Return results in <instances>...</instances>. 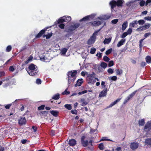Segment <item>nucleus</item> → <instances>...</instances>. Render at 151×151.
Wrapping results in <instances>:
<instances>
[{
	"label": "nucleus",
	"mask_w": 151,
	"mask_h": 151,
	"mask_svg": "<svg viewBox=\"0 0 151 151\" xmlns=\"http://www.w3.org/2000/svg\"><path fill=\"white\" fill-rule=\"evenodd\" d=\"M108 91L107 88H106L104 90L102 91L99 94V96L101 97L105 96Z\"/></svg>",
	"instance_id": "1a4fd4ad"
},
{
	"label": "nucleus",
	"mask_w": 151,
	"mask_h": 151,
	"mask_svg": "<svg viewBox=\"0 0 151 151\" xmlns=\"http://www.w3.org/2000/svg\"><path fill=\"white\" fill-rule=\"evenodd\" d=\"M38 72V70L37 69H35L33 70H29L28 71V73L30 76H34L36 75Z\"/></svg>",
	"instance_id": "9d476101"
},
{
	"label": "nucleus",
	"mask_w": 151,
	"mask_h": 151,
	"mask_svg": "<svg viewBox=\"0 0 151 151\" xmlns=\"http://www.w3.org/2000/svg\"><path fill=\"white\" fill-rule=\"evenodd\" d=\"M36 66L34 64H31L29 66L28 68L29 69V70H35V69H36V68H35Z\"/></svg>",
	"instance_id": "b1692460"
},
{
	"label": "nucleus",
	"mask_w": 151,
	"mask_h": 151,
	"mask_svg": "<svg viewBox=\"0 0 151 151\" xmlns=\"http://www.w3.org/2000/svg\"><path fill=\"white\" fill-rule=\"evenodd\" d=\"M117 75H120L122 73V70L119 69H118L116 71Z\"/></svg>",
	"instance_id": "58836bf2"
},
{
	"label": "nucleus",
	"mask_w": 151,
	"mask_h": 151,
	"mask_svg": "<svg viewBox=\"0 0 151 151\" xmlns=\"http://www.w3.org/2000/svg\"><path fill=\"white\" fill-rule=\"evenodd\" d=\"M88 92L87 90H84L78 93V94L79 95H81L82 94H83L87 93Z\"/></svg>",
	"instance_id": "603ef678"
},
{
	"label": "nucleus",
	"mask_w": 151,
	"mask_h": 151,
	"mask_svg": "<svg viewBox=\"0 0 151 151\" xmlns=\"http://www.w3.org/2000/svg\"><path fill=\"white\" fill-rule=\"evenodd\" d=\"M130 99L128 96L125 99L124 102L123 104H126Z\"/></svg>",
	"instance_id": "13d9d810"
},
{
	"label": "nucleus",
	"mask_w": 151,
	"mask_h": 151,
	"mask_svg": "<svg viewBox=\"0 0 151 151\" xmlns=\"http://www.w3.org/2000/svg\"><path fill=\"white\" fill-rule=\"evenodd\" d=\"M137 23L139 25H143L145 22V21L143 19H140L138 21H137Z\"/></svg>",
	"instance_id": "ea45409f"
},
{
	"label": "nucleus",
	"mask_w": 151,
	"mask_h": 151,
	"mask_svg": "<svg viewBox=\"0 0 151 151\" xmlns=\"http://www.w3.org/2000/svg\"><path fill=\"white\" fill-rule=\"evenodd\" d=\"M112 51V49L111 48L108 50H107L105 52V54L106 55H108L110 54Z\"/></svg>",
	"instance_id": "f704fd0d"
},
{
	"label": "nucleus",
	"mask_w": 151,
	"mask_h": 151,
	"mask_svg": "<svg viewBox=\"0 0 151 151\" xmlns=\"http://www.w3.org/2000/svg\"><path fill=\"white\" fill-rule=\"evenodd\" d=\"M138 146L139 145L137 143L133 142L131 143L130 147L132 150H134L137 149Z\"/></svg>",
	"instance_id": "0eeeda50"
},
{
	"label": "nucleus",
	"mask_w": 151,
	"mask_h": 151,
	"mask_svg": "<svg viewBox=\"0 0 151 151\" xmlns=\"http://www.w3.org/2000/svg\"><path fill=\"white\" fill-rule=\"evenodd\" d=\"M18 124L20 126L26 124L27 120L24 117H20L18 120Z\"/></svg>",
	"instance_id": "39448f33"
},
{
	"label": "nucleus",
	"mask_w": 151,
	"mask_h": 151,
	"mask_svg": "<svg viewBox=\"0 0 151 151\" xmlns=\"http://www.w3.org/2000/svg\"><path fill=\"white\" fill-rule=\"evenodd\" d=\"M145 142L148 145H151V139H147L145 140Z\"/></svg>",
	"instance_id": "a19ab883"
},
{
	"label": "nucleus",
	"mask_w": 151,
	"mask_h": 151,
	"mask_svg": "<svg viewBox=\"0 0 151 151\" xmlns=\"http://www.w3.org/2000/svg\"><path fill=\"white\" fill-rule=\"evenodd\" d=\"M49 27H46L41 30L36 35V38H39L42 36L43 38L46 37V39H48L50 38L52 35V33L50 32L48 33L47 35H45V32L46 31Z\"/></svg>",
	"instance_id": "f257e3e1"
},
{
	"label": "nucleus",
	"mask_w": 151,
	"mask_h": 151,
	"mask_svg": "<svg viewBox=\"0 0 151 151\" xmlns=\"http://www.w3.org/2000/svg\"><path fill=\"white\" fill-rule=\"evenodd\" d=\"M111 16L107 15H103L101 17H98V18L100 20H106L109 19Z\"/></svg>",
	"instance_id": "2eb2a0df"
},
{
	"label": "nucleus",
	"mask_w": 151,
	"mask_h": 151,
	"mask_svg": "<svg viewBox=\"0 0 151 151\" xmlns=\"http://www.w3.org/2000/svg\"><path fill=\"white\" fill-rule=\"evenodd\" d=\"M91 24L94 26L96 27L100 25L101 24V22L99 21H95L90 22Z\"/></svg>",
	"instance_id": "9b49d317"
},
{
	"label": "nucleus",
	"mask_w": 151,
	"mask_h": 151,
	"mask_svg": "<svg viewBox=\"0 0 151 151\" xmlns=\"http://www.w3.org/2000/svg\"><path fill=\"white\" fill-rule=\"evenodd\" d=\"M58 25L59 27L61 29H64L65 27V24L62 23Z\"/></svg>",
	"instance_id": "052dcab7"
},
{
	"label": "nucleus",
	"mask_w": 151,
	"mask_h": 151,
	"mask_svg": "<svg viewBox=\"0 0 151 151\" xmlns=\"http://www.w3.org/2000/svg\"><path fill=\"white\" fill-rule=\"evenodd\" d=\"M63 17L64 20V22H66L68 23L71 20V18L70 16H65Z\"/></svg>",
	"instance_id": "dca6fc26"
},
{
	"label": "nucleus",
	"mask_w": 151,
	"mask_h": 151,
	"mask_svg": "<svg viewBox=\"0 0 151 151\" xmlns=\"http://www.w3.org/2000/svg\"><path fill=\"white\" fill-rule=\"evenodd\" d=\"M50 135L52 136L55 135V132L54 130H51L50 132Z\"/></svg>",
	"instance_id": "680f3d73"
},
{
	"label": "nucleus",
	"mask_w": 151,
	"mask_h": 151,
	"mask_svg": "<svg viewBox=\"0 0 151 151\" xmlns=\"http://www.w3.org/2000/svg\"><path fill=\"white\" fill-rule=\"evenodd\" d=\"M98 147L101 150H103L104 149V146L103 143L100 144L99 145Z\"/></svg>",
	"instance_id": "37998d69"
},
{
	"label": "nucleus",
	"mask_w": 151,
	"mask_h": 151,
	"mask_svg": "<svg viewBox=\"0 0 151 151\" xmlns=\"http://www.w3.org/2000/svg\"><path fill=\"white\" fill-rule=\"evenodd\" d=\"M60 98V95L59 93H57L54 95L52 97V99L57 100L59 99Z\"/></svg>",
	"instance_id": "393cba45"
},
{
	"label": "nucleus",
	"mask_w": 151,
	"mask_h": 151,
	"mask_svg": "<svg viewBox=\"0 0 151 151\" xmlns=\"http://www.w3.org/2000/svg\"><path fill=\"white\" fill-rule=\"evenodd\" d=\"M145 4V2L143 0L139 2V5L140 6H143Z\"/></svg>",
	"instance_id": "5fc2aeb1"
},
{
	"label": "nucleus",
	"mask_w": 151,
	"mask_h": 151,
	"mask_svg": "<svg viewBox=\"0 0 151 151\" xmlns=\"http://www.w3.org/2000/svg\"><path fill=\"white\" fill-rule=\"evenodd\" d=\"M137 92V90L134 91L128 96L131 99L134 96Z\"/></svg>",
	"instance_id": "72a5a7b5"
},
{
	"label": "nucleus",
	"mask_w": 151,
	"mask_h": 151,
	"mask_svg": "<svg viewBox=\"0 0 151 151\" xmlns=\"http://www.w3.org/2000/svg\"><path fill=\"white\" fill-rule=\"evenodd\" d=\"M12 47L11 45L8 46L6 48V51L7 52H10L12 50Z\"/></svg>",
	"instance_id": "a18cd8bd"
},
{
	"label": "nucleus",
	"mask_w": 151,
	"mask_h": 151,
	"mask_svg": "<svg viewBox=\"0 0 151 151\" xmlns=\"http://www.w3.org/2000/svg\"><path fill=\"white\" fill-rule=\"evenodd\" d=\"M107 72L109 74H111L114 73V71L111 68H109L107 70Z\"/></svg>",
	"instance_id": "3c124183"
},
{
	"label": "nucleus",
	"mask_w": 151,
	"mask_h": 151,
	"mask_svg": "<svg viewBox=\"0 0 151 151\" xmlns=\"http://www.w3.org/2000/svg\"><path fill=\"white\" fill-rule=\"evenodd\" d=\"M68 84H69H69H70L71 82H73L74 81H73V80H72V79H73L72 78H71V76H70V72H68Z\"/></svg>",
	"instance_id": "4be33fe9"
},
{
	"label": "nucleus",
	"mask_w": 151,
	"mask_h": 151,
	"mask_svg": "<svg viewBox=\"0 0 151 151\" xmlns=\"http://www.w3.org/2000/svg\"><path fill=\"white\" fill-rule=\"evenodd\" d=\"M77 71L76 70H74V71L73 72H70V76H71V78H72L73 79L72 80H73V81H75L76 79V75L77 74Z\"/></svg>",
	"instance_id": "6e6552de"
},
{
	"label": "nucleus",
	"mask_w": 151,
	"mask_h": 151,
	"mask_svg": "<svg viewBox=\"0 0 151 151\" xmlns=\"http://www.w3.org/2000/svg\"><path fill=\"white\" fill-rule=\"evenodd\" d=\"M15 70V68L13 66H11L9 68V70L10 71L12 72L14 71Z\"/></svg>",
	"instance_id": "8fccbe9b"
},
{
	"label": "nucleus",
	"mask_w": 151,
	"mask_h": 151,
	"mask_svg": "<svg viewBox=\"0 0 151 151\" xmlns=\"http://www.w3.org/2000/svg\"><path fill=\"white\" fill-rule=\"evenodd\" d=\"M96 51V48H91V49L90 53L91 54H94Z\"/></svg>",
	"instance_id": "de8ad7c7"
},
{
	"label": "nucleus",
	"mask_w": 151,
	"mask_h": 151,
	"mask_svg": "<svg viewBox=\"0 0 151 151\" xmlns=\"http://www.w3.org/2000/svg\"><path fill=\"white\" fill-rule=\"evenodd\" d=\"M96 34L95 33H93L92 36L91 37L90 39H89L88 41V44L89 45H91L94 43L96 40Z\"/></svg>",
	"instance_id": "20e7f679"
},
{
	"label": "nucleus",
	"mask_w": 151,
	"mask_h": 151,
	"mask_svg": "<svg viewBox=\"0 0 151 151\" xmlns=\"http://www.w3.org/2000/svg\"><path fill=\"white\" fill-rule=\"evenodd\" d=\"M68 50V49L66 48H63L61 51V53L62 54L65 55L66 54Z\"/></svg>",
	"instance_id": "c9c22d12"
},
{
	"label": "nucleus",
	"mask_w": 151,
	"mask_h": 151,
	"mask_svg": "<svg viewBox=\"0 0 151 151\" xmlns=\"http://www.w3.org/2000/svg\"><path fill=\"white\" fill-rule=\"evenodd\" d=\"M150 24L147 23L145 24L143 26H142V27L143 28L144 30L148 29L150 27Z\"/></svg>",
	"instance_id": "c85d7f7f"
},
{
	"label": "nucleus",
	"mask_w": 151,
	"mask_h": 151,
	"mask_svg": "<svg viewBox=\"0 0 151 151\" xmlns=\"http://www.w3.org/2000/svg\"><path fill=\"white\" fill-rule=\"evenodd\" d=\"M67 90H68L67 88L65 90V91H64V92H62V95H65V94L68 95V94H69L70 93V92L69 91H68Z\"/></svg>",
	"instance_id": "c03bdc74"
},
{
	"label": "nucleus",
	"mask_w": 151,
	"mask_h": 151,
	"mask_svg": "<svg viewBox=\"0 0 151 151\" xmlns=\"http://www.w3.org/2000/svg\"><path fill=\"white\" fill-rule=\"evenodd\" d=\"M95 76L96 74L94 72H92V74H88L87 77V79L88 81V83H91L93 81Z\"/></svg>",
	"instance_id": "f03ea898"
},
{
	"label": "nucleus",
	"mask_w": 151,
	"mask_h": 151,
	"mask_svg": "<svg viewBox=\"0 0 151 151\" xmlns=\"http://www.w3.org/2000/svg\"><path fill=\"white\" fill-rule=\"evenodd\" d=\"M11 104H8L6 105L5 106V107L6 109H9L10 106L12 105Z\"/></svg>",
	"instance_id": "338daca9"
},
{
	"label": "nucleus",
	"mask_w": 151,
	"mask_h": 151,
	"mask_svg": "<svg viewBox=\"0 0 151 151\" xmlns=\"http://www.w3.org/2000/svg\"><path fill=\"white\" fill-rule=\"evenodd\" d=\"M121 98L118 99L114 101V102H112L109 106V107H111L113 106L114 105L116 104L118 102L120 101Z\"/></svg>",
	"instance_id": "a878e982"
},
{
	"label": "nucleus",
	"mask_w": 151,
	"mask_h": 151,
	"mask_svg": "<svg viewBox=\"0 0 151 151\" xmlns=\"http://www.w3.org/2000/svg\"><path fill=\"white\" fill-rule=\"evenodd\" d=\"M146 61L147 63H151V57L149 56H146L145 58Z\"/></svg>",
	"instance_id": "7c9ffc66"
},
{
	"label": "nucleus",
	"mask_w": 151,
	"mask_h": 151,
	"mask_svg": "<svg viewBox=\"0 0 151 151\" xmlns=\"http://www.w3.org/2000/svg\"><path fill=\"white\" fill-rule=\"evenodd\" d=\"M45 107V105H42L38 107L37 109L39 110H41L44 109Z\"/></svg>",
	"instance_id": "79ce46f5"
},
{
	"label": "nucleus",
	"mask_w": 151,
	"mask_h": 151,
	"mask_svg": "<svg viewBox=\"0 0 151 151\" xmlns=\"http://www.w3.org/2000/svg\"><path fill=\"white\" fill-rule=\"evenodd\" d=\"M128 35V34L127 32H124L123 33L121 37L122 38H124L126 36H127Z\"/></svg>",
	"instance_id": "864d4df0"
},
{
	"label": "nucleus",
	"mask_w": 151,
	"mask_h": 151,
	"mask_svg": "<svg viewBox=\"0 0 151 151\" xmlns=\"http://www.w3.org/2000/svg\"><path fill=\"white\" fill-rule=\"evenodd\" d=\"M145 124V120L143 119L139 120L138 121V124L139 126H143Z\"/></svg>",
	"instance_id": "bb28decb"
},
{
	"label": "nucleus",
	"mask_w": 151,
	"mask_h": 151,
	"mask_svg": "<svg viewBox=\"0 0 151 151\" xmlns=\"http://www.w3.org/2000/svg\"><path fill=\"white\" fill-rule=\"evenodd\" d=\"M127 26V22H124L122 24V29L123 31L125 30Z\"/></svg>",
	"instance_id": "cd10ccee"
},
{
	"label": "nucleus",
	"mask_w": 151,
	"mask_h": 151,
	"mask_svg": "<svg viewBox=\"0 0 151 151\" xmlns=\"http://www.w3.org/2000/svg\"><path fill=\"white\" fill-rule=\"evenodd\" d=\"M150 35L151 33L150 32L146 33L144 35V37H145V38H144L145 39L147 37L149 36Z\"/></svg>",
	"instance_id": "774afa93"
},
{
	"label": "nucleus",
	"mask_w": 151,
	"mask_h": 151,
	"mask_svg": "<svg viewBox=\"0 0 151 151\" xmlns=\"http://www.w3.org/2000/svg\"><path fill=\"white\" fill-rule=\"evenodd\" d=\"M86 137L84 135L82 136L81 138V141L82 145L83 147H85L88 145V141L87 140H85Z\"/></svg>",
	"instance_id": "7ed1b4c3"
},
{
	"label": "nucleus",
	"mask_w": 151,
	"mask_h": 151,
	"mask_svg": "<svg viewBox=\"0 0 151 151\" xmlns=\"http://www.w3.org/2000/svg\"><path fill=\"white\" fill-rule=\"evenodd\" d=\"M36 83L38 84H40L41 83V81L39 78H37L36 80Z\"/></svg>",
	"instance_id": "e2e57ef3"
},
{
	"label": "nucleus",
	"mask_w": 151,
	"mask_h": 151,
	"mask_svg": "<svg viewBox=\"0 0 151 151\" xmlns=\"http://www.w3.org/2000/svg\"><path fill=\"white\" fill-rule=\"evenodd\" d=\"M80 25V24L79 23H75L70 25L69 27V30L71 31H73L78 28Z\"/></svg>",
	"instance_id": "423d86ee"
},
{
	"label": "nucleus",
	"mask_w": 151,
	"mask_h": 151,
	"mask_svg": "<svg viewBox=\"0 0 151 151\" xmlns=\"http://www.w3.org/2000/svg\"><path fill=\"white\" fill-rule=\"evenodd\" d=\"M65 107L67 109L69 110L72 109V106L70 104H66L65 105Z\"/></svg>",
	"instance_id": "4c0bfd02"
},
{
	"label": "nucleus",
	"mask_w": 151,
	"mask_h": 151,
	"mask_svg": "<svg viewBox=\"0 0 151 151\" xmlns=\"http://www.w3.org/2000/svg\"><path fill=\"white\" fill-rule=\"evenodd\" d=\"M109 5L111 6V10L114 9V8L116 6H117L116 3V1L113 0L110 2L109 3Z\"/></svg>",
	"instance_id": "f8f14e48"
},
{
	"label": "nucleus",
	"mask_w": 151,
	"mask_h": 151,
	"mask_svg": "<svg viewBox=\"0 0 151 151\" xmlns=\"http://www.w3.org/2000/svg\"><path fill=\"white\" fill-rule=\"evenodd\" d=\"M144 39H145V38H144V39H141L139 40V46L140 48H141L143 46L142 44V42L144 40Z\"/></svg>",
	"instance_id": "49530a36"
},
{
	"label": "nucleus",
	"mask_w": 151,
	"mask_h": 151,
	"mask_svg": "<svg viewBox=\"0 0 151 151\" xmlns=\"http://www.w3.org/2000/svg\"><path fill=\"white\" fill-rule=\"evenodd\" d=\"M118 21V19H115L112 20L111 22L112 24H116L117 23Z\"/></svg>",
	"instance_id": "6e6d98bb"
},
{
	"label": "nucleus",
	"mask_w": 151,
	"mask_h": 151,
	"mask_svg": "<svg viewBox=\"0 0 151 151\" xmlns=\"http://www.w3.org/2000/svg\"><path fill=\"white\" fill-rule=\"evenodd\" d=\"M103 60L105 62H108L110 60L109 58L106 56H104L103 59Z\"/></svg>",
	"instance_id": "e433bc0d"
},
{
	"label": "nucleus",
	"mask_w": 151,
	"mask_h": 151,
	"mask_svg": "<svg viewBox=\"0 0 151 151\" xmlns=\"http://www.w3.org/2000/svg\"><path fill=\"white\" fill-rule=\"evenodd\" d=\"M110 78H111V80L114 81H116L117 79V77L116 76H114Z\"/></svg>",
	"instance_id": "bf43d9fd"
},
{
	"label": "nucleus",
	"mask_w": 151,
	"mask_h": 151,
	"mask_svg": "<svg viewBox=\"0 0 151 151\" xmlns=\"http://www.w3.org/2000/svg\"><path fill=\"white\" fill-rule=\"evenodd\" d=\"M132 32V29L131 28H129L128 29L127 32L128 35H130Z\"/></svg>",
	"instance_id": "4d7b16f0"
},
{
	"label": "nucleus",
	"mask_w": 151,
	"mask_h": 151,
	"mask_svg": "<svg viewBox=\"0 0 151 151\" xmlns=\"http://www.w3.org/2000/svg\"><path fill=\"white\" fill-rule=\"evenodd\" d=\"M76 144V141L74 139L69 140L68 142L69 145L71 146H74Z\"/></svg>",
	"instance_id": "ddd939ff"
},
{
	"label": "nucleus",
	"mask_w": 151,
	"mask_h": 151,
	"mask_svg": "<svg viewBox=\"0 0 151 151\" xmlns=\"http://www.w3.org/2000/svg\"><path fill=\"white\" fill-rule=\"evenodd\" d=\"M63 17L60 18L58 19L57 22L58 24H61L64 22Z\"/></svg>",
	"instance_id": "473e14b6"
},
{
	"label": "nucleus",
	"mask_w": 151,
	"mask_h": 151,
	"mask_svg": "<svg viewBox=\"0 0 151 151\" xmlns=\"http://www.w3.org/2000/svg\"><path fill=\"white\" fill-rule=\"evenodd\" d=\"M111 40V37H109L108 38H105L103 42V43L104 44H109L110 43Z\"/></svg>",
	"instance_id": "5701e85b"
},
{
	"label": "nucleus",
	"mask_w": 151,
	"mask_h": 151,
	"mask_svg": "<svg viewBox=\"0 0 151 151\" xmlns=\"http://www.w3.org/2000/svg\"><path fill=\"white\" fill-rule=\"evenodd\" d=\"M81 101L82 102L81 104L82 106H84L88 104V103L86 101L85 99H81Z\"/></svg>",
	"instance_id": "c756f323"
},
{
	"label": "nucleus",
	"mask_w": 151,
	"mask_h": 151,
	"mask_svg": "<svg viewBox=\"0 0 151 151\" xmlns=\"http://www.w3.org/2000/svg\"><path fill=\"white\" fill-rule=\"evenodd\" d=\"M125 41V39H122L117 44V47H120L122 45L124 44Z\"/></svg>",
	"instance_id": "aec40b11"
},
{
	"label": "nucleus",
	"mask_w": 151,
	"mask_h": 151,
	"mask_svg": "<svg viewBox=\"0 0 151 151\" xmlns=\"http://www.w3.org/2000/svg\"><path fill=\"white\" fill-rule=\"evenodd\" d=\"M100 65L101 67L105 69L107 67V64L104 62H102L101 63Z\"/></svg>",
	"instance_id": "2f4dec72"
},
{
	"label": "nucleus",
	"mask_w": 151,
	"mask_h": 151,
	"mask_svg": "<svg viewBox=\"0 0 151 151\" xmlns=\"http://www.w3.org/2000/svg\"><path fill=\"white\" fill-rule=\"evenodd\" d=\"M116 1L117 6L118 7L122 6V4L124 2L123 0H117Z\"/></svg>",
	"instance_id": "f3484780"
},
{
	"label": "nucleus",
	"mask_w": 151,
	"mask_h": 151,
	"mask_svg": "<svg viewBox=\"0 0 151 151\" xmlns=\"http://www.w3.org/2000/svg\"><path fill=\"white\" fill-rule=\"evenodd\" d=\"M40 113L42 114L47 115L48 113V112L47 111H42L40 112Z\"/></svg>",
	"instance_id": "0e129e2a"
},
{
	"label": "nucleus",
	"mask_w": 151,
	"mask_h": 151,
	"mask_svg": "<svg viewBox=\"0 0 151 151\" xmlns=\"http://www.w3.org/2000/svg\"><path fill=\"white\" fill-rule=\"evenodd\" d=\"M91 15H89L84 17L83 18L81 19L79 21L81 22L83 21H86L89 19V18L91 17Z\"/></svg>",
	"instance_id": "412c9836"
},
{
	"label": "nucleus",
	"mask_w": 151,
	"mask_h": 151,
	"mask_svg": "<svg viewBox=\"0 0 151 151\" xmlns=\"http://www.w3.org/2000/svg\"><path fill=\"white\" fill-rule=\"evenodd\" d=\"M136 30L139 31H141L143 30H144V29L143 28H142V27H139L137 28Z\"/></svg>",
	"instance_id": "69168bd1"
},
{
	"label": "nucleus",
	"mask_w": 151,
	"mask_h": 151,
	"mask_svg": "<svg viewBox=\"0 0 151 151\" xmlns=\"http://www.w3.org/2000/svg\"><path fill=\"white\" fill-rule=\"evenodd\" d=\"M50 112L55 117H57L59 113V112L54 110L50 111Z\"/></svg>",
	"instance_id": "6ab92c4d"
},
{
	"label": "nucleus",
	"mask_w": 151,
	"mask_h": 151,
	"mask_svg": "<svg viewBox=\"0 0 151 151\" xmlns=\"http://www.w3.org/2000/svg\"><path fill=\"white\" fill-rule=\"evenodd\" d=\"M114 65V62L112 60H111L109 61L108 64L109 67H110L113 66Z\"/></svg>",
	"instance_id": "09e8293b"
},
{
	"label": "nucleus",
	"mask_w": 151,
	"mask_h": 151,
	"mask_svg": "<svg viewBox=\"0 0 151 151\" xmlns=\"http://www.w3.org/2000/svg\"><path fill=\"white\" fill-rule=\"evenodd\" d=\"M83 79L82 78L81 79H79L76 81V84L75 85V86L77 87L78 86H80L81 84L83 83Z\"/></svg>",
	"instance_id": "4468645a"
},
{
	"label": "nucleus",
	"mask_w": 151,
	"mask_h": 151,
	"mask_svg": "<svg viewBox=\"0 0 151 151\" xmlns=\"http://www.w3.org/2000/svg\"><path fill=\"white\" fill-rule=\"evenodd\" d=\"M138 24L137 21L135 20L133 21L132 22L130 23V26L131 27H137V24Z\"/></svg>",
	"instance_id": "a211bd4d"
}]
</instances>
